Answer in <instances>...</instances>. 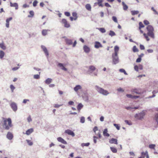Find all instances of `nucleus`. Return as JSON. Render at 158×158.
Returning a JSON list of instances; mask_svg holds the SVG:
<instances>
[{
  "instance_id": "1",
  "label": "nucleus",
  "mask_w": 158,
  "mask_h": 158,
  "mask_svg": "<svg viewBox=\"0 0 158 158\" xmlns=\"http://www.w3.org/2000/svg\"><path fill=\"white\" fill-rule=\"evenodd\" d=\"M146 29L148 31L147 34L145 33H143V35L147 41H149L150 39L148 36L151 38L154 39L155 37L154 33V29L152 26L150 25H148Z\"/></svg>"
},
{
  "instance_id": "2",
  "label": "nucleus",
  "mask_w": 158,
  "mask_h": 158,
  "mask_svg": "<svg viewBox=\"0 0 158 158\" xmlns=\"http://www.w3.org/2000/svg\"><path fill=\"white\" fill-rule=\"evenodd\" d=\"M2 119L3 121V127L5 129L9 130L12 126L11 119L10 118H6L3 117Z\"/></svg>"
},
{
  "instance_id": "3",
  "label": "nucleus",
  "mask_w": 158,
  "mask_h": 158,
  "mask_svg": "<svg viewBox=\"0 0 158 158\" xmlns=\"http://www.w3.org/2000/svg\"><path fill=\"white\" fill-rule=\"evenodd\" d=\"M95 88L96 90L100 93L104 95H106L109 94L107 91L101 88L98 86H95Z\"/></svg>"
},
{
  "instance_id": "4",
  "label": "nucleus",
  "mask_w": 158,
  "mask_h": 158,
  "mask_svg": "<svg viewBox=\"0 0 158 158\" xmlns=\"http://www.w3.org/2000/svg\"><path fill=\"white\" fill-rule=\"evenodd\" d=\"M145 114V112L142 111L138 114H136L135 116V117L137 119L141 120L143 118Z\"/></svg>"
},
{
  "instance_id": "5",
  "label": "nucleus",
  "mask_w": 158,
  "mask_h": 158,
  "mask_svg": "<svg viewBox=\"0 0 158 158\" xmlns=\"http://www.w3.org/2000/svg\"><path fill=\"white\" fill-rule=\"evenodd\" d=\"M112 57L113 58V62L114 64H116L118 62V55L115 56L113 54Z\"/></svg>"
},
{
  "instance_id": "6",
  "label": "nucleus",
  "mask_w": 158,
  "mask_h": 158,
  "mask_svg": "<svg viewBox=\"0 0 158 158\" xmlns=\"http://www.w3.org/2000/svg\"><path fill=\"white\" fill-rule=\"evenodd\" d=\"M10 106L14 111H15L17 110V106L16 104L14 102H12L10 104Z\"/></svg>"
},
{
  "instance_id": "7",
  "label": "nucleus",
  "mask_w": 158,
  "mask_h": 158,
  "mask_svg": "<svg viewBox=\"0 0 158 158\" xmlns=\"http://www.w3.org/2000/svg\"><path fill=\"white\" fill-rule=\"evenodd\" d=\"M61 22L62 23L64 24L65 27L68 28L70 27V24L68 23L66 19H63L62 20Z\"/></svg>"
},
{
  "instance_id": "8",
  "label": "nucleus",
  "mask_w": 158,
  "mask_h": 158,
  "mask_svg": "<svg viewBox=\"0 0 158 158\" xmlns=\"http://www.w3.org/2000/svg\"><path fill=\"white\" fill-rule=\"evenodd\" d=\"M64 132L65 133H66L69 135H71L72 137H74L75 136L74 133L70 130L68 129L66 130Z\"/></svg>"
},
{
  "instance_id": "9",
  "label": "nucleus",
  "mask_w": 158,
  "mask_h": 158,
  "mask_svg": "<svg viewBox=\"0 0 158 158\" xmlns=\"http://www.w3.org/2000/svg\"><path fill=\"white\" fill-rule=\"evenodd\" d=\"M109 143L111 144H118L117 140L114 138H112L109 140Z\"/></svg>"
},
{
  "instance_id": "10",
  "label": "nucleus",
  "mask_w": 158,
  "mask_h": 158,
  "mask_svg": "<svg viewBox=\"0 0 158 158\" xmlns=\"http://www.w3.org/2000/svg\"><path fill=\"white\" fill-rule=\"evenodd\" d=\"M94 47L96 48H99L102 47V46L100 43L96 41L95 43Z\"/></svg>"
},
{
  "instance_id": "11",
  "label": "nucleus",
  "mask_w": 158,
  "mask_h": 158,
  "mask_svg": "<svg viewBox=\"0 0 158 158\" xmlns=\"http://www.w3.org/2000/svg\"><path fill=\"white\" fill-rule=\"evenodd\" d=\"M57 140L59 142H60L62 143H63L64 144H67V142L61 137H59L57 138Z\"/></svg>"
},
{
  "instance_id": "12",
  "label": "nucleus",
  "mask_w": 158,
  "mask_h": 158,
  "mask_svg": "<svg viewBox=\"0 0 158 158\" xmlns=\"http://www.w3.org/2000/svg\"><path fill=\"white\" fill-rule=\"evenodd\" d=\"M139 29L140 31V32L141 33H143V31L141 29V28H143L144 27V26L143 25V24L142 22H139Z\"/></svg>"
},
{
  "instance_id": "13",
  "label": "nucleus",
  "mask_w": 158,
  "mask_h": 158,
  "mask_svg": "<svg viewBox=\"0 0 158 158\" xmlns=\"http://www.w3.org/2000/svg\"><path fill=\"white\" fill-rule=\"evenodd\" d=\"M7 138L9 140L12 139L13 137V134L10 132H8L6 135Z\"/></svg>"
},
{
  "instance_id": "14",
  "label": "nucleus",
  "mask_w": 158,
  "mask_h": 158,
  "mask_svg": "<svg viewBox=\"0 0 158 158\" xmlns=\"http://www.w3.org/2000/svg\"><path fill=\"white\" fill-rule=\"evenodd\" d=\"M131 92L133 94H141L140 92L138 89H132L131 90Z\"/></svg>"
},
{
  "instance_id": "15",
  "label": "nucleus",
  "mask_w": 158,
  "mask_h": 158,
  "mask_svg": "<svg viewBox=\"0 0 158 158\" xmlns=\"http://www.w3.org/2000/svg\"><path fill=\"white\" fill-rule=\"evenodd\" d=\"M41 48H42L44 52L45 53V55L47 56H48L49 55V53L46 48L44 46H41Z\"/></svg>"
},
{
  "instance_id": "16",
  "label": "nucleus",
  "mask_w": 158,
  "mask_h": 158,
  "mask_svg": "<svg viewBox=\"0 0 158 158\" xmlns=\"http://www.w3.org/2000/svg\"><path fill=\"white\" fill-rule=\"evenodd\" d=\"M58 66L61 68V69L63 70L67 71V69L64 67L63 64L61 63H59L58 64Z\"/></svg>"
},
{
  "instance_id": "17",
  "label": "nucleus",
  "mask_w": 158,
  "mask_h": 158,
  "mask_svg": "<svg viewBox=\"0 0 158 158\" xmlns=\"http://www.w3.org/2000/svg\"><path fill=\"white\" fill-rule=\"evenodd\" d=\"M108 130L107 128L105 129H104V131H103V135L104 136L106 137H109L110 136V135L109 133H107Z\"/></svg>"
},
{
  "instance_id": "18",
  "label": "nucleus",
  "mask_w": 158,
  "mask_h": 158,
  "mask_svg": "<svg viewBox=\"0 0 158 158\" xmlns=\"http://www.w3.org/2000/svg\"><path fill=\"white\" fill-rule=\"evenodd\" d=\"M119 49V48L118 46H115L114 48V55L115 56H117Z\"/></svg>"
},
{
  "instance_id": "19",
  "label": "nucleus",
  "mask_w": 158,
  "mask_h": 158,
  "mask_svg": "<svg viewBox=\"0 0 158 158\" xmlns=\"http://www.w3.org/2000/svg\"><path fill=\"white\" fill-rule=\"evenodd\" d=\"M10 6L11 7H15V9L17 10L18 8V4L17 3H12V2H10Z\"/></svg>"
},
{
  "instance_id": "20",
  "label": "nucleus",
  "mask_w": 158,
  "mask_h": 158,
  "mask_svg": "<svg viewBox=\"0 0 158 158\" xmlns=\"http://www.w3.org/2000/svg\"><path fill=\"white\" fill-rule=\"evenodd\" d=\"M81 88H82V87H81V86L80 85H76L74 88V89L75 92H77L78 90L81 89Z\"/></svg>"
},
{
  "instance_id": "21",
  "label": "nucleus",
  "mask_w": 158,
  "mask_h": 158,
  "mask_svg": "<svg viewBox=\"0 0 158 158\" xmlns=\"http://www.w3.org/2000/svg\"><path fill=\"white\" fill-rule=\"evenodd\" d=\"M96 69V68L95 66L93 65H91L89 66V71L88 72H89L90 71H91L92 72L94 71Z\"/></svg>"
},
{
  "instance_id": "22",
  "label": "nucleus",
  "mask_w": 158,
  "mask_h": 158,
  "mask_svg": "<svg viewBox=\"0 0 158 158\" xmlns=\"http://www.w3.org/2000/svg\"><path fill=\"white\" fill-rule=\"evenodd\" d=\"M65 41L66 44L68 45H71L73 43L72 40L68 39H65Z\"/></svg>"
},
{
  "instance_id": "23",
  "label": "nucleus",
  "mask_w": 158,
  "mask_h": 158,
  "mask_svg": "<svg viewBox=\"0 0 158 158\" xmlns=\"http://www.w3.org/2000/svg\"><path fill=\"white\" fill-rule=\"evenodd\" d=\"M83 49L84 51L86 53H88L90 51L89 48L86 45L84 46Z\"/></svg>"
},
{
  "instance_id": "24",
  "label": "nucleus",
  "mask_w": 158,
  "mask_h": 158,
  "mask_svg": "<svg viewBox=\"0 0 158 158\" xmlns=\"http://www.w3.org/2000/svg\"><path fill=\"white\" fill-rule=\"evenodd\" d=\"M126 96L128 98H136L139 97V96H134L129 94H127Z\"/></svg>"
},
{
  "instance_id": "25",
  "label": "nucleus",
  "mask_w": 158,
  "mask_h": 158,
  "mask_svg": "<svg viewBox=\"0 0 158 158\" xmlns=\"http://www.w3.org/2000/svg\"><path fill=\"white\" fill-rule=\"evenodd\" d=\"M33 131V128H30L27 130L26 132V134L27 135H29Z\"/></svg>"
},
{
  "instance_id": "26",
  "label": "nucleus",
  "mask_w": 158,
  "mask_h": 158,
  "mask_svg": "<svg viewBox=\"0 0 158 158\" xmlns=\"http://www.w3.org/2000/svg\"><path fill=\"white\" fill-rule=\"evenodd\" d=\"M122 5L123 7V9L125 10H126L128 8V6L124 2H122Z\"/></svg>"
},
{
  "instance_id": "27",
  "label": "nucleus",
  "mask_w": 158,
  "mask_h": 158,
  "mask_svg": "<svg viewBox=\"0 0 158 158\" xmlns=\"http://www.w3.org/2000/svg\"><path fill=\"white\" fill-rule=\"evenodd\" d=\"M148 154V152L147 151H146L145 152H142L141 153V156L140 157L144 158L145 156H146Z\"/></svg>"
},
{
  "instance_id": "28",
  "label": "nucleus",
  "mask_w": 158,
  "mask_h": 158,
  "mask_svg": "<svg viewBox=\"0 0 158 158\" xmlns=\"http://www.w3.org/2000/svg\"><path fill=\"white\" fill-rule=\"evenodd\" d=\"M85 8L89 11L91 10V7L90 5L89 4H87L85 5Z\"/></svg>"
},
{
  "instance_id": "29",
  "label": "nucleus",
  "mask_w": 158,
  "mask_h": 158,
  "mask_svg": "<svg viewBox=\"0 0 158 158\" xmlns=\"http://www.w3.org/2000/svg\"><path fill=\"white\" fill-rule=\"evenodd\" d=\"M83 106L81 104L79 103L77 106V109L80 112L81 109L83 107Z\"/></svg>"
},
{
  "instance_id": "30",
  "label": "nucleus",
  "mask_w": 158,
  "mask_h": 158,
  "mask_svg": "<svg viewBox=\"0 0 158 158\" xmlns=\"http://www.w3.org/2000/svg\"><path fill=\"white\" fill-rule=\"evenodd\" d=\"M98 3L97 4L99 6L103 7V6L102 4V2H103L102 0H97Z\"/></svg>"
},
{
  "instance_id": "31",
  "label": "nucleus",
  "mask_w": 158,
  "mask_h": 158,
  "mask_svg": "<svg viewBox=\"0 0 158 158\" xmlns=\"http://www.w3.org/2000/svg\"><path fill=\"white\" fill-rule=\"evenodd\" d=\"M110 149L111 151L114 153H116L117 152V149L114 147H111Z\"/></svg>"
},
{
  "instance_id": "32",
  "label": "nucleus",
  "mask_w": 158,
  "mask_h": 158,
  "mask_svg": "<svg viewBox=\"0 0 158 158\" xmlns=\"http://www.w3.org/2000/svg\"><path fill=\"white\" fill-rule=\"evenodd\" d=\"M29 14L30 15L28 16V17H32L34 15V12L33 11H30L29 12Z\"/></svg>"
},
{
  "instance_id": "33",
  "label": "nucleus",
  "mask_w": 158,
  "mask_h": 158,
  "mask_svg": "<svg viewBox=\"0 0 158 158\" xmlns=\"http://www.w3.org/2000/svg\"><path fill=\"white\" fill-rule=\"evenodd\" d=\"M98 30L102 33H104L106 31L105 29L104 28H98Z\"/></svg>"
},
{
  "instance_id": "34",
  "label": "nucleus",
  "mask_w": 158,
  "mask_h": 158,
  "mask_svg": "<svg viewBox=\"0 0 158 158\" xmlns=\"http://www.w3.org/2000/svg\"><path fill=\"white\" fill-rule=\"evenodd\" d=\"M131 14L132 15H137L139 13V11L137 10H132L131 11Z\"/></svg>"
},
{
  "instance_id": "35",
  "label": "nucleus",
  "mask_w": 158,
  "mask_h": 158,
  "mask_svg": "<svg viewBox=\"0 0 158 158\" xmlns=\"http://www.w3.org/2000/svg\"><path fill=\"white\" fill-rule=\"evenodd\" d=\"M0 48L3 50H5L6 49V47L3 43H0Z\"/></svg>"
},
{
  "instance_id": "36",
  "label": "nucleus",
  "mask_w": 158,
  "mask_h": 158,
  "mask_svg": "<svg viewBox=\"0 0 158 158\" xmlns=\"http://www.w3.org/2000/svg\"><path fill=\"white\" fill-rule=\"evenodd\" d=\"M5 55L4 52L2 51H0V58L2 59Z\"/></svg>"
},
{
  "instance_id": "37",
  "label": "nucleus",
  "mask_w": 158,
  "mask_h": 158,
  "mask_svg": "<svg viewBox=\"0 0 158 158\" xmlns=\"http://www.w3.org/2000/svg\"><path fill=\"white\" fill-rule=\"evenodd\" d=\"M52 80L50 78H48L45 81V83L47 84H49L52 82Z\"/></svg>"
},
{
  "instance_id": "38",
  "label": "nucleus",
  "mask_w": 158,
  "mask_h": 158,
  "mask_svg": "<svg viewBox=\"0 0 158 158\" xmlns=\"http://www.w3.org/2000/svg\"><path fill=\"white\" fill-rule=\"evenodd\" d=\"M48 30H43L42 31V34L43 35H45L47 34Z\"/></svg>"
},
{
  "instance_id": "39",
  "label": "nucleus",
  "mask_w": 158,
  "mask_h": 158,
  "mask_svg": "<svg viewBox=\"0 0 158 158\" xmlns=\"http://www.w3.org/2000/svg\"><path fill=\"white\" fill-rule=\"evenodd\" d=\"M115 32L112 31H110V32L109 33V35L111 36H114L115 35Z\"/></svg>"
},
{
  "instance_id": "40",
  "label": "nucleus",
  "mask_w": 158,
  "mask_h": 158,
  "mask_svg": "<svg viewBox=\"0 0 158 158\" xmlns=\"http://www.w3.org/2000/svg\"><path fill=\"white\" fill-rule=\"evenodd\" d=\"M155 146H156V145L155 144H150L149 145V147L150 149H154L155 150Z\"/></svg>"
},
{
  "instance_id": "41",
  "label": "nucleus",
  "mask_w": 158,
  "mask_h": 158,
  "mask_svg": "<svg viewBox=\"0 0 158 158\" xmlns=\"http://www.w3.org/2000/svg\"><path fill=\"white\" fill-rule=\"evenodd\" d=\"M72 15L74 17V20H76L77 18V14L76 12H74L72 13Z\"/></svg>"
},
{
  "instance_id": "42",
  "label": "nucleus",
  "mask_w": 158,
  "mask_h": 158,
  "mask_svg": "<svg viewBox=\"0 0 158 158\" xmlns=\"http://www.w3.org/2000/svg\"><path fill=\"white\" fill-rule=\"evenodd\" d=\"M119 71L120 72H121V73H124L125 74V75H127V73H126V71H125V70L123 69H120L119 70Z\"/></svg>"
},
{
  "instance_id": "43",
  "label": "nucleus",
  "mask_w": 158,
  "mask_h": 158,
  "mask_svg": "<svg viewBox=\"0 0 158 158\" xmlns=\"http://www.w3.org/2000/svg\"><path fill=\"white\" fill-rule=\"evenodd\" d=\"M90 144L89 143H82L81 144V146L82 147H84V146H88Z\"/></svg>"
},
{
  "instance_id": "44",
  "label": "nucleus",
  "mask_w": 158,
  "mask_h": 158,
  "mask_svg": "<svg viewBox=\"0 0 158 158\" xmlns=\"http://www.w3.org/2000/svg\"><path fill=\"white\" fill-rule=\"evenodd\" d=\"M133 51L134 52H138V50L136 46H134L133 48Z\"/></svg>"
},
{
  "instance_id": "45",
  "label": "nucleus",
  "mask_w": 158,
  "mask_h": 158,
  "mask_svg": "<svg viewBox=\"0 0 158 158\" xmlns=\"http://www.w3.org/2000/svg\"><path fill=\"white\" fill-rule=\"evenodd\" d=\"M114 125L118 130H119L120 129V127L119 126L118 124L114 123Z\"/></svg>"
},
{
  "instance_id": "46",
  "label": "nucleus",
  "mask_w": 158,
  "mask_h": 158,
  "mask_svg": "<svg viewBox=\"0 0 158 158\" xmlns=\"http://www.w3.org/2000/svg\"><path fill=\"white\" fill-rule=\"evenodd\" d=\"M151 10L154 12L155 14L158 15V12L155 10L153 7H152Z\"/></svg>"
},
{
  "instance_id": "47",
  "label": "nucleus",
  "mask_w": 158,
  "mask_h": 158,
  "mask_svg": "<svg viewBox=\"0 0 158 158\" xmlns=\"http://www.w3.org/2000/svg\"><path fill=\"white\" fill-rule=\"evenodd\" d=\"M26 141L29 145L30 146L32 145L33 143L31 141L29 140H27Z\"/></svg>"
},
{
  "instance_id": "48",
  "label": "nucleus",
  "mask_w": 158,
  "mask_h": 158,
  "mask_svg": "<svg viewBox=\"0 0 158 158\" xmlns=\"http://www.w3.org/2000/svg\"><path fill=\"white\" fill-rule=\"evenodd\" d=\"M85 118L83 117H82L81 118L80 122L82 123H83L85 122Z\"/></svg>"
},
{
  "instance_id": "49",
  "label": "nucleus",
  "mask_w": 158,
  "mask_h": 158,
  "mask_svg": "<svg viewBox=\"0 0 158 158\" xmlns=\"http://www.w3.org/2000/svg\"><path fill=\"white\" fill-rule=\"evenodd\" d=\"M10 87L11 90L12 92H13L14 91V89H15V87L13 85H10Z\"/></svg>"
},
{
  "instance_id": "50",
  "label": "nucleus",
  "mask_w": 158,
  "mask_h": 158,
  "mask_svg": "<svg viewBox=\"0 0 158 158\" xmlns=\"http://www.w3.org/2000/svg\"><path fill=\"white\" fill-rule=\"evenodd\" d=\"M113 20L115 23H117L118 21L117 18L115 16H113L112 17Z\"/></svg>"
},
{
  "instance_id": "51",
  "label": "nucleus",
  "mask_w": 158,
  "mask_h": 158,
  "mask_svg": "<svg viewBox=\"0 0 158 158\" xmlns=\"http://www.w3.org/2000/svg\"><path fill=\"white\" fill-rule=\"evenodd\" d=\"M34 78L36 79H39L40 78V75H35L34 76Z\"/></svg>"
},
{
  "instance_id": "52",
  "label": "nucleus",
  "mask_w": 158,
  "mask_h": 158,
  "mask_svg": "<svg viewBox=\"0 0 158 158\" xmlns=\"http://www.w3.org/2000/svg\"><path fill=\"white\" fill-rule=\"evenodd\" d=\"M125 122L127 124L129 125H132V123L131 121H129L127 120H125Z\"/></svg>"
},
{
  "instance_id": "53",
  "label": "nucleus",
  "mask_w": 158,
  "mask_h": 158,
  "mask_svg": "<svg viewBox=\"0 0 158 158\" xmlns=\"http://www.w3.org/2000/svg\"><path fill=\"white\" fill-rule=\"evenodd\" d=\"M38 2L36 1H34L33 3V6L34 7H35L37 6V4L38 3Z\"/></svg>"
},
{
  "instance_id": "54",
  "label": "nucleus",
  "mask_w": 158,
  "mask_h": 158,
  "mask_svg": "<svg viewBox=\"0 0 158 158\" xmlns=\"http://www.w3.org/2000/svg\"><path fill=\"white\" fill-rule=\"evenodd\" d=\"M143 23L145 25H148L149 24V23L148 21L147 20H144L143 21Z\"/></svg>"
},
{
  "instance_id": "55",
  "label": "nucleus",
  "mask_w": 158,
  "mask_h": 158,
  "mask_svg": "<svg viewBox=\"0 0 158 158\" xmlns=\"http://www.w3.org/2000/svg\"><path fill=\"white\" fill-rule=\"evenodd\" d=\"M155 119L156 122H157V123L158 124V114H156L155 116Z\"/></svg>"
},
{
  "instance_id": "56",
  "label": "nucleus",
  "mask_w": 158,
  "mask_h": 158,
  "mask_svg": "<svg viewBox=\"0 0 158 158\" xmlns=\"http://www.w3.org/2000/svg\"><path fill=\"white\" fill-rule=\"evenodd\" d=\"M94 143H96L97 142L96 139L98 138V137L96 136H94Z\"/></svg>"
},
{
  "instance_id": "57",
  "label": "nucleus",
  "mask_w": 158,
  "mask_h": 158,
  "mask_svg": "<svg viewBox=\"0 0 158 158\" xmlns=\"http://www.w3.org/2000/svg\"><path fill=\"white\" fill-rule=\"evenodd\" d=\"M62 105H58L57 104H55L54 105V107L55 108H57L59 107L60 106H62Z\"/></svg>"
},
{
  "instance_id": "58",
  "label": "nucleus",
  "mask_w": 158,
  "mask_h": 158,
  "mask_svg": "<svg viewBox=\"0 0 158 158\" xmlns=\"http://www.w3.org/2000/svg\"><path fill=\"white\" fill-rule=\"evenodd\" d=\"M134 68L135 70H136V71H138V69H139L138 66L137 65H135L134 66Z\"/></svg>"
},
{
  "instance_id": "59",
  "label": "nucleus",
  "mask_w": 158,
  "mask_h": 158,
  "mask_svg": "<svg viewBox=\"0 0 158 158\" xmlns=\"http://www.w3.org/2000/svg\"><path fill=\"white\" fill-rule=\"evenodd\" d=\"M140 48L141 50H144L145 48L144 46L142 44L140 45Z\"/></svg>"
},
{
  "instance_id": "60",
  "label": "nucleus",
  "mask_w": 158,
  "mask_h": 158,
  "mask_svg": "<svg viewBox=\"0 0 158 158\" xmlns=\"http://www.w3.org/2000/svg\"><path fill=\"white\" fill-rule=\"evenodd\" d=\"M117 90L118 92H123L124 91L123 89L121 88H119Z\"/></svg>"
},
{
  "instance_id": "61",
  "label": "nucleus",
  "mask_w": 158,
  "mask_h": 158,
  "mask_svg": "<svg viewBox=\"0 0 158 158\" xmlns=\"http://www.w3.org/2000/svg\"><path fill=\"white\" fill-rule=\"evenodd\" d=\"M65 15L67 16H69L70 15V14L69 12H65L64 13Z\"/></svg>"
},
{
  "instance_id": "62",
  "label": "nucleus",
  "mask_w": 158,
  "mask_h": 158,
  "mask_svg": "<svg viewBox=\"0 0 158 158\" xmlns=\"http://www.w3.org/2000/svg\"><path fill=\"white\" fill-rule=\"evenodd\" d=\"M12 19V17L6 19V21L9 23L10 21Z\"/></svg>"
},
{
  "instance_id": "63",
  "label": "nucleus",
  "mask_w": 158,
  "mask_h": 158,
  "mask_svg": "<svg viewBox=\"0 0 158 158\" xmlns=\"http://www.w3.org/2000/svg\"><path fill=\"white\" fill-rule=\"evenodd\" d=\"M141 60V59L140 57H139L137 58L136 60V62H140Z\"/></svg>"
},
{
  "instance_id": "64",
  "label": "nucleus",
  "mask_w": 158,
  "mask_h": 158,
  "mask_svg": "<svg viewBox=\"0 0 158 158\" xmlns=\"http://www.w3.org/2000/svg\"><path fill=\"white\" fill-rule=\"evenodd\" d=\"M27 120L28 122H30L32 120L31 118V117L30 116H29L27 118Z\"/></svg>"
}]
</instances>
